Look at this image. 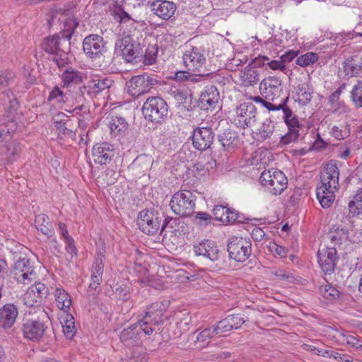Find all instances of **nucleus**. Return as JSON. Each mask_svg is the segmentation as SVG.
I'll list each match as a JSON object with an SVG mask.
<instances>
[{"label":"nucleus","instance_id":"obj_48","mask_svg":"<svg viewBox=\"0 0 362 362\" xmlns=\"http://www.w3.org/2000/svg\"><path fill=\"white\" fill-rule=\"evenodd\" d=\"M331 133L337 139L341 140L349 136L350 131L346 126L341 125L338 127L334 125L331 128Z\"/></svg>","mask_w":362,"mask_h":362},{"label":"nucleus","instance_id":"obj_55","mask_svg":"<svg viewBox=\"0 0 362 362\" xmlns=\"http://www.w3.org/2000/svg\"><path fill=\"white\" fill-rule=\"evenodd\" d=\"M55 127L59 135L68 136L71 138L74 136L73 130L67 127V122H56Z\"/></svg>","mask_w":362,"mask_h":362},{"label":"nucleus","instance_id":"obj_23","mask_svg":"<svg viewBox=\"0 0 362 362\" xmlns=\"http://www.w3.org/2000/svg\"><path fill=\"white\" fill-rule=\"evenodd\" d=\"M18 315V308L13 303H6L0 308V327L11 328L16 322Z\"/></svg>","mask_w":362,"mask_h":362},{"label":"nucleus","instance_id":"obj_50","mask_svg":"<svg viewBox=\"0 0 362 362\" xmlns=\"http://www.w3.org/2000/svg\"><path fill=\"white\" fill-rule=\"evenodd\" d=\"M327 235L332 243H335L338 241V237H348V231L345 228L334 226Z\"/></svg>","mask_w":362,"mask_h":362},{"label":"nucleus","instance_id":"obj_30","mask_svg":"<svg viewBox=\"0 0 362 362\" xmlns=\"http://www.w3.org/2000/svg\"><path fill=\"white\" fill-rule=\"evenodd\" d=\"M35 227L42 234L50 237L53 233V228L49 217L45 214H40L35 216Z\"/></svg>","mask_w":362,"mask_h":362},{"label":"nucleus","instance_id":"obj_6","mask_svg":"<svg viewBox=\"0 0 362 362\" xmlns=\"http://www.w3.org/2000/svg\"><path fill=\"white\" fill-rule=\"evenodd\" d=\"M261 184L273 195L281 194L287 188L288 180L284 173L272 168L264 170L259 177Z\"/></svg>","mask_w":362,"mask_h":362},{"label":"nucleus","instance_id":"obj_43","mask_svg":"<svg viewBox=\"0 0 362 362\" xmlns=\"http://www.w3.org/2000/svg\"><path fill=\"white\" fill-rule=\"evenodd\" d=\"M320 293L324 298L328 300L336 299L339 298L340 294L339 291L336 288L329 284L320 286Z\"/></svg>","mask_w":362,"mask_h":362},{"label":"nucleus","instance_id":"obj_59","mask_svg":"<svg viewBox=\"0 0 362 362\" xmlns=\"http://www.w3.org/2000/svg\"><path fill=\"white\" fill-rule=\"evenodd\" d=\"M235 222H241V220L239 219V216L238 212L235 210H232L228 208V211L226 213V218H223L224 223H233Z\"/></svg>","mask_w":362,"mask_h":362},{"label":"nucleus","instance_id":"obj_49","mask_svg":"<svg viewBox=\"0 0 362 362\" xmlns=\"http://www.w3.org/2000/svg\"><path fill=\"white\" fill-rule=\"evenodd\" d=\"M64 98L65 94L64 92L58 86H54L49 93L47 100L49 102L55 101L57 103H64Z\"/></svg>","mask_w":362,"mask_h":362},{"label":"nucleus","instance_id":"obj_21","mask_svg":"<svg viewBox=\"0 0 362 362\" xmlns=\"http://www.w3.org/2000/svg\"><path fill=\"white\" fill-rule=\"evenodd\" d=\"M151 8L154 14L165 21L170 19L177 10L176 4L167 0L155 1Z\"/></svg>","mask_w":362,"mask_h":362},{"label":"nucleus","instance_id":"obj_62","mask_svg":"<svg viewBox=\"0 0 362 362\" xmlns=\"http://www.w3.org/2000/svg\"><path fill=\"white\" fill-rule=\"evenodd\" d=\"M288 97L285 96L283 98V108L281 110L283 112V119L284 120H288V119H291V117H295L296 116L293 115V111L286 105V103L288 100Z\"/></svg>","mask_w":362,"mask_h":362},{"label":"nucleus","instance_id":"obj_27","mask_svg":"<svg viewBox=\"0 0 362 362\" xmlns=\"http://www.w3.org/2000/svg\"><path fill=\"white\" fill-rule=\"evenodd\" d=\"M108 127L112 136H124L128 129L129 124L124 118L112 116L108 122Z\"/></svg>","mask_w":362,"mask_h":362},{"label":"nucleus","instance_id":"obj_61","mask_svg":"<svg viewBox=\"0 0 362 362\" xmlns=\"http://www.w3.org/2000/svg\"><path fill=\"white\" fill-rule=\"evenodd\" d=\"M170 94L179 104L185 103L186 102L187 95L185 91L175 88V90H171Z\"/></svg>","mask_w":362,"mask_h":362},{"label":"nucleus","instance_id":"obj_19","mask_svg":"<svg viewBox=\"0 0 362 362\" xmlns=\"http://www.w3.org/2000/svg\"><path fill=\"white\" fill-rule=\"evenodd\" d=\"M182 59L185 66L192 71H199L206 63L204 54L199 48L194 47L186 50Z\"/></svg>","mask_w":362,"mask_h":362},{"label":"nucleus","instance_id":"obj_35","mask_svg":"<svg viewBox=\"0 0 362 362\" xmlns=\"http://www.w3.org/2000/svg\"><path fill=\"white\" fill-rule=\"evenodd\" d=\"M218 141L221 143L225 150L229 151L235 145L238 138L235 132L228 129L221 134L218 135Z\"/></svg>","mask_w":362,"mask_h":362},{"label":"nucleus","instance_id":"obj_44","mask_svg":"<svg viewBox=\"0 0 362 362\" xmlns=\"http://www.w3.org/2000/svg\"><path fill=\"white\" fill-rule=\"evenodd\" d=\"M259 76L257 71L250 69L243 73L242 76L243 81L245 86H253L259 81Z\"/></svg>","mask_w":362,"mask_h":362},{"label":"nucleus","instance_id":"obj_1","mask_svg":"<svg viewBox=\"0 0 362 362\" xmlns=\"http://www.w3.org/2000/svg\"><path fill=\"white\" fill-rule=\"evenodd\" d=\"M71 33L63 32L43 39L41 48L51 56V59L62 69L70 62L69 52Z\"/></svg>","mask_w":362,"mask_h":362},{"label":"nucleus","instance_id":"obj_5","mask_svg":"<svg viewBox=\"0 0 362 362\" xmlns=\"http://www.w3.org/2000/svg\"><path fill=\"white\" fill-rule=\"evenodd\" d=\"M168 105L160 97H149L142 106L144 117L153 123L161 124L168 115Z\"/></svg>","mask_w":362,"mask_h":362},{"label":"nucleus","instance_id":"obj_34","mask_svg":"<svg viewBox=\"0 0 362 362\" xmlns=\"http://www.w3.org/2000/svg\"><path fill=\"white\" fill-rule=\"evenodd\" d=\"M337 337H341L340 339L342 344H346L357 350L362 351V340L356 337L354 335L348 334L347 332L338 331Z\"/></svg>","mask_w":362,"mask_h":362},{"label":"nucleus","instance_id":"obj_25","mask_svg":"<svg viewBox=\"0 0 362 362\" xmlns=\"http://www.w3.org/2000/svg\"><path fill=\"white\" fill-rule=\"evenodd\" d=\"M344 71L349 77L358 76L362 72V57L352 56L344 62Z\"/></svg>","mask_w":362,"mask_h":362},{"label":"nucleus","instance_id":"obj_11","mask_svg":"<svg viewBox=\"0 0 362 362\" xmlns=\"http://www.w3.org/2000/svg\"><path fill=\"white\" fill-rule=\"evenodd\" d=\"M157 83V80L145 74L136 75L127 82V93L134 98H138L147 93Z\"/></svg>","mask_w":362,"mask_h":362},{"label":"nucleus","instance_id":"obj_9","mask_svg":"<svg viewBox=\"0 0 362 362\" xmlns=\"http://www.w3.org/2000/svg\"><path fill=\"white\" fill-rule=\"evenodd\" d=\"M252 243L250 239L241 237L231 238L227 245L230 258L238 262L246 261L251 255Z\"/></svg>","mask_w":362,"mask_h":362},{"label":"nucleus","instance_id":"obj_2","mask_svg":"<svg viewBox=\"0 0 362 362\" xmlns=\"http://www.w3.org/2000/svg\"><path fill=\"white\" fill-rule=\"evenodd\" d=\"M339 171L335 163H327L321 174V185L317 187L316 195L322 207L329 208L335 199L334 192L339 186Z\"/></svg>","mask_w":362,"mask_h":362},{"label":"nucleus","instance_id":"obj_39","mask_svg":"<svg viewBox=\"0 0 362 362\" xmlns=\"http://www.w3.org/2000/svg\"><path fill=\"white\" fill-rule=\"evenodd\" d=\"M117 15L119 18V21L121 23L127 24V25L133 26L135 30L136 29V27L134 26V24H136L140 27H143L146 25L144 21L135 19L132 18L128 13H127L124 10L119 11Z\"/></svg>","mask_w":362,"mask_h":362},{"label":"nucleus","instance_id":"obj_57","mask_svg":"<svg viewBox=\"0 0 362 362\" xmlns=\"http://www.w3.org/2000/svg\"><path fill=\"white\" fill-rule=\"evenodd\" d=\"M228 207L222 205H216L213 209V215L217 221L223 223V218H226Z\"/></svg>","mask_w":362,"mask_h":362},{"label":"nucleus","instance_id":"obj_31","mask_svg":"<svg viewBox=\"0 0 362 362\" xmlns=\"http://www.w3.org/2000/svg\"><path fill=\"white\" fill-rule=\"evenodd\" d=\"M56 304L59 309L67 312L71 305V299L69 294L62 288L55 290Z\"/></svg>","mask_w":362,"mask_h":362},{"label":"nucleus","instance_id":"obj_24","mask_svg":"<svg viewBox=\"0 0 362 362\" xmlns=\"http://www.w3.org/2000/svg\"><path fill=\"white\" fill-rule=\"evenodd\" d=\"M288 127V132L281 136V143L282 144H288L291 142L296 141L299 138V130L302 128L298 117H291L284 121Z\"/></svg>","mask_w":362,"mask_h":362},{"label":"nucleus","instance_id":"obj_10","mask_svg":"<svg viewBox=\"0 0 362 362\" xmlns=\"http://www.w3.org/2000/svg\"><path fill=\"white\" fill-rule=\"evenodd\" d=\"M162 217L154 210L144 209L137 217V225L141 231L153 235L161 229Z\"/></svg>","mask_w":362,"mask_h":362},{"label":"nucleus","instance_id":"obj_40","mask_svg":"<svg viewBox=\"0 0 362 362\" xmlns=\"http://www.w3.org/2000/svg\"><path fill=\"white\" fill-rule=\"evenodd\" d=\"M350 98L356 107H362V81H358L354 86L351 93Z\"/></svg>","mask_w":362,"mask_h":362},{"label":"nucleus","instance_id":"obj_53","mask_svg":"<svg viewBox=\"0 0 362 362\" xmlns=\"http://www.w3.org/2000/svg\"><path fill=\"white\" fill-rule=\"evenodd\" d=\"M92 91L88 88V83L86 86H83L78 88L76 95L78 103L83 102L84 100H87L88 99L92 98Z\"/></svg>","mask_w":362,"mask_h":362},{"label":"nucleus","instance_id":"obj_45","mask_svg":"<svg viewBox=\"0 0 362 362\" xmlns=\"http://www.w3.org/2000/svg\"><path fill=\"white\" fill-rule=\"evenodd\" d=\"M318 56L313 52H307L300 55L296 61V63L300 66H307L317 62Z\"/></svg>","mask_w":362,"mask_h":362},{"label":"nucleus","instance_id":"obj_3","mask_svg":"<svg viewBox=\"0 0 362 362\" xmlns=\"http://www.w3.org/2000/svg\"><path fill=\"white\" fill-rule=\"evenodd\" d=\"M169 303L166 300L152 303L146 308L143 317L139 321L144 327V334L151 336L160 331V326L168 319L165 312Z\"/></svg>","mask_w":362,"mask_h":362},{"label":"nucleus","instance_id":"obj_47","mask_svg":"<svg viewBox=\"0 0 362 362\" xmlns=\"http://www.w3.org/2000/svg\"><path fill=\"white\" fill-rule=\"evenodd\" d=\"M73 320V316L69 315L67 316L66 320H64V324L62 323L63 332L68 339H71L76 333V328Z\"/></svg>","mask_w":362,"mask_h":362},{"label":"nucleus","instance_id":"obj_7","mask_svg":"<svg viewBox=\"0 0 362 362\" xmlns=\"http://www.w3.org/2000/svg\"><path fill=\"white\" fill-rule=\"evenodd\" d=\"M83 50L86 57L93 62H100L108 53L107 42L102 36L95 34L89 35L83 39Z\"/></svg>","mask_w":362,"mask_h":362},{"label":"nucleus","instance_id":"obj_36","mask_svg":"<svg viewBox=\"0 0 362 362\" xmlns=\"http://www.w3.org/2000/svg\"><path fill=\"white\" fill-rule=\"evenodd\" d=\"M274 128L273 122L270 119H266L258 129L257 135L259 136L261 140L264 141L272 136Z\"/></svg>","mask_w":362,"mask_h":362},{"label":"nucleus","instance_id":"obj_26","mask_svg":"<svg viewBox=\"0 0 362 362\" xmlns=\"http://www.w3.org/2000/svg\"><path fill=\"white\" fill-rule=\"evenodd\" d=\"M83 78V73L72 67L67 68L62 75L63 86L66 88L82 83Z\"/></svg>","mask_w":362,"mask_h":362},{"label":"nucleus","instance_id":"obj_33","mask_svg":"<svg viewBox=\"0 0 362 362\" xmlns=\"http://www.w3.org/2000/svg\"><path fill=\"white\" fill-rule=\"evenodd\" d=\"M1 100L3 101L4 105L11 113L17 110L19 105L18 101L13 92L11 90L3 92Z\"/></svg>","mask_w":362,"mask_h":362},{"label":"nucleus","instance_id":"obj_42","mask_svg":"<svg viewBox=\"0 0 362 362\" xmlns=\"http://www.w3.org/2000/svg\"><path fill=\"white\" fill-rule=\"evenodd\" d=\"M180 223V218L167 217L161 225L160 233L165 229H168L170 233L179 230V225Z\"/></svg>","mask_w":362,"mask_h":362},{"label":"nucleus","instance_id":"obj_56","mask_svg":"<svg viewBox=\"0 0 362 362\" xmlns=\"http://www.w3.org/2000/svg\"><path fill=\"white\" fill-rule=\"evenodd\" d=\"M349 214H351L352 217L362 220V203H349Z\"/></svg>","mask_w":362,"mask_h":362},{"label":"nucleus","instance_id":"obj_17","mask_svg":"<svg viewBox=\"0 0 362 362\" xmlns=\"http://www.w3.org/2000/svg\"><path fill=\"white\" fill-rule=\"evenodd\" d=\"M318 263L325 274H330L335 269L339 260L337 250L334 247L320 249L317 252Z\"/></svg>","mask_w":362,"mask_h":362},{"label":"nucleus","instance_id":"obj_63","mask_svg":"<svg viewBox=\"0 0 362 362\" xmlns=\"http://www.w3.org/2000/svg\"><path fill=\"white\" fill-rule=\"evenodd\" d=\"M211 219V215L206 212H198L196 214V220L199 225H207Z\"/></svg>","mask_w":362,"mask_h":362},{"label":"nucleus","instance_id":"obj_22","mask_svg":"<svg viewBox=\"0 0 362 362\" xmlns=\"http://www.w3.org/2000/svg\"><path fill=\"white\" fill-rule=\"evenodd\" d=\"M193 251L197 256L204 257L211 261L216 260L219 256L217 245L209 240L194 245Z\"/></svg>","mask_w":362,"mask_h":362},{"label":"nucleus","instance_id":"obj_41","mask_svg":"<svg viewBox=\"0 0 362 362\" xmlns=\"http://www.w3.org/2000/svg\"><path fill=\"white\" fill-rule=\"evenodd\" d=\"M218 98L219 93L217 88L214 86H210L202 92L199 99L203 100L204 102H206V100H211V104H216Z\"/></svg>","mask_w":362,"mask_h":362},{"label":"nucleus","instance_id":"obj_32","mask_svg":"<svg viewBox=\"0 0 362 362\" xmlns=\"http://www.w3.org/2000/svg\"><path fill=\"white\" fill-rule=\"evenodd\" d=\"M113 83V81L107 78H97L88 81V88L92 93L97 94L106 89L110 88Z\"/></svg>","mask_w":362,"mask_h":362},{"label":"nucleus","instance_id":"obj_8","mask_svg":"<svg viewBox=\"0 0 362 362\" xmlns=\"http://www.w3.org/2000/svg\"><path fill=\"white\" fill-rule=\"evenodd\" d=\"M195 195L188 190H180L172 197L170 206L172 210L180 216L191 215L195 207Z\"/></svg>","mask_w":362,"mask_h":362},{"label":"nucleus","instance_id":"obj_52","mask_svg":"<svg viewBox=\"0 0 362 362\" xmlns=\"http://www.w3.org/2000/svg\"><path fill=\"white\" fill-rule=\"evenodd\" d=\"M218 335L217 332L215 330L214 326L205 328L197 337V340L198 341L204 342L207 339L214 337V336Z\"/></svg>","mask_w":362,"mask_h":362},{"label":"nucleus","instance_id":"obj_29","mask_svg":"<svg viewBox=\"0 0 362 362\" xmlns=\"http://www.w3.org/2000/svg\"><path fill=\"white\" fill-rule=\"evenodd\" d=\"M21 151L18 144L14 141H6L0 146V152L8 161L13 162L16 159V156Z\"/></svg>","mask_w":362,"mask_h":362},{"label":"nucleus","instance_id":"obj_20","mask_svg":"<svg viewBox=\"0 0 362 362\" xmlns=\"http://www.w3.org/2000/svg\"><path fill=\"white\" fill-rule=\"evenodd\" d=\"M113 146L107 142L95 144L92 151V156L94 162L100 165L109 163L114 157Z\"/></svg>","mask_w":362,"mask_h":362},{"label":"nucleus","instance_id":"obj_12","mask_svg":"<svg viewBox=\"0 0 362 362\" xmlns=\"http://www.w3.org/2000/svg\"><path fill=\"white\" fill-rule=\"evenodd\" d=\"M47 326L40 319H25L22 326L23 337L33 341H39L45 334Z\"/></svg>","mask_w":362,"mask_h":362},{"label":"nucleus","instance_id":"obj_51","mask_svg":"<svg viewBox=\"0 0 362 362\" xmlns=\"http://www.w3.org/2000/svg\"><path fill=\"white\" fill-rule=\"evenodd\" d=\"M104 256L98 255L93 264L91 274L103 276L104 271Z\"/></svg>","mask_w":362,"mask_h":362},{"label":"nucleus","instance_id":"obj_37","mask_svg":"<svg viewBox=\"0 0 362 362\" xmlns=\"http://www.w3.org/2000/svg\"><path fill=\"white\" fill-rule=\"evenodd\" d=\"M296 100L303 105L308 104L313 98L312 93L310 91V88L305 84L298 86L296 90Z\"/></svg>","mask_w":362,"mask_h":362},{"label":"nucleus","instance_id":"obj_38","mask_svg":"<svg viewBox=\"0 0 362 362\" xmlns=\"http://www.w3.org/2000/svg\"><path fill=\"white\" fill-rule=\"evenodd\" d=\"M319 356L327 358H334L337 361L342 362H352L353 358L351 356L342 354L332 349H322L318 351Z\"/></svg>","mask_w":362,"mask_h":362},{"label":"nucleus","instance_id":"obj_18","mask_svg":"<svg viewBox=\"0 0 362 362\" xmlns=\"http://www.w3.org/2000/svg\"><path fill=\"white\" fill-rule=\"evenodd\" d=\"M215 134L210 127H197L193 132L192 144L199 151H205L210 148L214 140Z\"/></svg>","mask_w":362,"mask_h":362},{"label":"nucleus","instance_id":"obj_16","mask_svg":"<svg viewBox=\"0 0 362 362\" xmlns=\"http://www.w3.org/2000/svg\"><path fill=\"white\" fill-rule=\"evenodd\" d=\"M235 120L238 127L245 129L250 127L257 120V108L252 103H243L236 107Z\"/></svg>","mask_w":362,"mask_h":362},{"label":"nucleus","instance_id":"obj_15","mask_svg":"<svg viewBox=\"0 0 362 362\" xmlns=\"http://www.w3.org/2000/svg\"><path fill=\"white\" fill-rule=\"evenodd\" d=\"M144 334V327L139 321L124 328L120 332L121 342L126 346L133 347L141 342V337Z\"/></svg>","mask_w":362,"mask_h":362},{"label":"nucleus","instance_id":"obj_54","mask_svg":"<svg viewBox=\"0 0 362 362\" xmlns=\"http://www.w3.org/2000/svg\"><path fill=\"white\" fill-rule=\"evenodd\" d=\"M215 330L218 334H223L225 332L232 330V327L230 323V319L226 317L223 320L219 321L218 324L214 326Z\"/></svg>","mask_w":362,"mask_h":362},{"label":"nucleus","instance_id":"obj_64","mask_svg":"<svg viewBox=\"0 0 362 362\" xmlns=\"http://www.w3.org/2000/svg\"><path fill=\"white\" fill-rule=\"evenodd\" d=\"M129 362H147V358L144 354L134 351L129 358Z\"/></svg>","mask_w":362,"mask_h":362},{"label":"nucleus","instance_id":"obj_58","mask_svg":"<svg viewBox=\"0 0 362 362\" xmlns=\"http://www.w3.org/2000/svg\"><path fill=\"white\" fill-rule=\"evenodd\" d=\"M228 318L233 329H238L246 321L240 314L228 315Z\"/></svg>","mask_w":362,"mask_h":362},{"label":"nucleus","instance_id":"obj_60","mask_svg":"<svg viewBox=\"0 0 362 362\" xmlns=\"http://www.w3.org/2000/svg\"><path fill=\"white\" fill-rule=\"evenodd\" d=\"M211 74V73L208 72V71H204L203 73H199V74L189 73L188 78H188L187 82H192V83L199 82L202 80L206 79Z\"/></svg>","mask_w":362,"mask_h":362},{"label":"nucleus","instance_id":"obj_4","mask_svg":"<svg viewBox=\"0 0 362 362\" xmlns=\"http://www.w3.org/2000/svg\"><path fill=\"white\" fill-rule=\"evenodd\" d=\"M115 52L127 62H137L143 58V46L138 38L129 34L116 41Z\"/></svg>","mask_w":362,"mask_h":362},{"label":"nucleus","instance_id":"obj_28","mask_svg":"<svg viewBox=\"0 0 362 362\" xmlns=\"http://www.w3.org/2000/svg\"><path fill=\"white\" fill-rule=\"evenodd\" d=\"M47 294V287H46L45 285L43 284L37 283L29 288V290L24 295L23 300L26 305L29 307H33L34 301L30 302V298L33 296L36 297L37 296V298L42 299L46 298Z\"/></svg>","mask_w":362,"mask_h":362},{"label":"nucleus","instance_id":"obj_13","mask_svg":"<svg viewBox=\"0 0 362 362\" xmlns=\"http://www.w3.org/2000/svg\"><path fill=\"white\" fill-rule=\"evenodd\" d=\"M11 274L18 282L26 284L32 281L35 275L33 263L27 258L20 259L14 263Z\"/></svg>","mask_w":362,"mask_h":362},{"label":"nucleus","instance_id":"obj_46","mask_svg":"<svg viewBox=\"0 0 362 362\" xmlns=\"http://www.w3.org/2000/svg\"><path fill=\"white\" fill-rule=\"evenodd\" d=\"M158 54V47L156 45H149L145 53H143L144 62L146 64L151 65L156 62Z\"/></svg>","mask_w":362,"mask_h":362},{"label":"nucleus","instance_id":"obj_14","mask_svg":"<svg viewBox=\"0 0 362 362\" xmlns=\"http://www.w3.org/2000/svg\"><path fill=\"white\" fill-rule=\"evenodd\" d=\"M259 90L267 100L272 101L277 100L284 94L281 81L274 76L262 80L259 84Z\"/></svg>","mask_w":362,"mask_h":362}]
</instances>
